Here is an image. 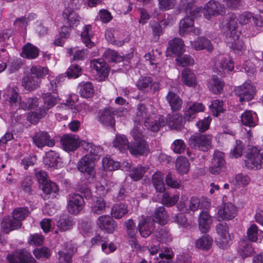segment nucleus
<instances>
[{"label":"nucleus","mask_w":263,"mask_h":263,"mask_svg":"<svg viewBox=\"0 0 263 263\" xmlns=\"http://www.w3.org/2000/svg\"><path fill=\"white\" fill-rule=\"evenodd\" d=\"M254 18L253 14L248 11H245L239 15L237 18L234 13H229L226 22H223L220 26L223 29L226 28L228 31L227 42L228 45L238 54L242 53L244 50L243 43L239 39L240 32L237 30V22L240 25H247Z\"/></svg>","instance_id":"nucleus-1"},{"label":"nucleus","mask_w":263,"mask_h":263,"mask_svg":"<svg viewBox=\"0 0 263 263\" xmlns=\"http://www.w3.org/2000/svg\"><path fill=\"white\" fill-rule=\"evenodd\" d=\"M135 141L128 144V140L124 135H116V148L122 154L126 153L128 149L134 156H146L149 153V147L143 139V135L139 127L135 126L131 132Z\"/></svg>","instance_id":"nucleus-2"},{"label":"nucleus","mask_w":263,"mask_h":263,"mask_svg":"<svg viewBox=\"0 0 263 263\" xmlns=\"http://www.w3.org/2000/svg\"><path fill=\"white\" fill-rule=\"evenodd\" d=\"M152 107H146L144 104H140L138 107L136 116L134 117L135 125L139 127L142 130L140 122H143L144 126L153 132H157L160 126L165 124V122H160L161 116L152 113Z\"/></svg>","instance_id":"nucleus-3"},{"label":"nucleus","mask_w":263,"mask_h":263,"mask_svg":"<svg viewBox=\"0 0 263 263\" xmlns=\"http://www.w3.org/2000/svg\"><path fill=\"white\" fill-rule=\"evenodd\" d=\"M194 2L191 1L186 4V11L187 13H190L195 17H198L203 14L205 17L208 20L212 15H223L226 13L224 6L219 2L215 1H210L207 3L204 7H197L194 5Z\"/></svg>","instance_id":"nucleus-4"},{"label":"nucleus","mask_w":263,"mask_h":263,"mask_svg":"<svg viewBox=\"0 0 263 263\" xmlns=\"http://www.w3.org/2000/svg\"><path fill=\"white\" fill-rule=\"evenodd\" d=\"M29 214V210L26 208H18L15 209L12 217L5 216L1 223L3 231L8 233L9 232L20 228L22 225L21 221L25 219Z\"/></svg>","instance_id":"nucleus-5"},{"label":"nucleus","mask_w":263,"mask_h":263,"mask_svg":"<svg viewBox=\"0 0 263 263\" xmlns=\"http://www.w3.org/2000/svg\"><path fill=\"white\" fill-rule=\"evenodd\" d=\"M95 161L90 156L85 155L78 162V169L83 173L84 176L89 183H93L96 180Z\"/></svg>","instance_id":"nucleus-6"},{"label":"nucleus","mask_w":263,"mask_h":263,"mask_svg":"<svg viewBox=\"0 0 263 263\" xmlns=\"http://www.w3.org/2000/svg\"><path fill=\"white\" fill-rule=\"evenodd\" d=\"M212 136L210 135L194 134L192 135L188 141L190 147L206 152L212 147Z\"/></svg>","instance_id":"nucleus-7"},{"label":"nucleus","mask_w":263,"mask_h":263,"mask_svg":"<svg viewBox=\"0 0 263 263\" xmlns=\"http://www.w3.org/2000/svg\"><path fill=\"white\" fill-rule=\"evenodd\" d=\"M255 92V86L250 81L245 82L235 89V93L239 97V100L241 103L252 100Z\"/></svg>","instance_id":"nucleus-8"},{"label":"nucleus","mask_w":263,"mask_h":263,"mask_svg":"<svg viewBox=\"0 0 263 263\" xmlns=\"http://www.w3.org/2000/svg\"><path fill=\"white\" fill-rule=\"evenodd\" d=\"M245 160L247 167L258 169L263 167V153L256 147H252L248 153Z\"/></svg>","instance_id":"nucleus-9"},{"label":"nucleus","mask_w":263,"mask_h":263,"mask_svg":"<svg viewBox=\"0 0 263 263\" xmlns=\"http://www.w3.org/2000/svg\"><path fill=\"white\" fill-rule=\"evenodd\" d=\"M97 120L103 126L114 128L115 124V109L108 106L100 109L97 115Z\"/></svg>","instance_id":"nucleus-10"},{"label":"nucleus","mask_w":263,"mask_h":263,"mask_svg":"<svg viewBox=\"0 0 263 263\" xmlns=\"http://www.w3.org/2000/svg\"><path fill=\"white\" fill-rule=\"evenodd\" d=\"M186 5L185 7V11L186 16L180 21L179 23V34L183 36L186 34L192 33L194 35H198L201 33L200 30L198 28H195L194 26V21L192 17H195L193 15L186 12Z\"/></svg>","instance_id":"nucleus-11"},{"label":"nucleus","mask_w":263,"mask_h":263,"mask_svg":"<svg viewBox=\"0 0 263 263\" xmlns=\"http://www.w3.org/2000/svg\"><path fill=\"white\" fill-rule=\"evenodd\" d=\"M214 68L221 74H224L234 70V64L230 57L220 55L215 59Z\"/></svg>","instance_id":"nucleus-12"},{"label":"nucleus","mask_w":263,"mask_h":263,"mask_svg":"<svg viewBox=\"0 0 263 263\" xmlns=\"http://www.w3.org/2000/svg\"><path fill=\"white\" fill-rule=\"evenodd\" d=\"M216 243L221 248H226L231 239L228 225L226 223H219L216 227Z\"/></svg>","instance_id":"nucleus-13"},{"label":"nucleus","mask_w":263,"mask_h":263,"mask_svg":"<svg viewBox=\"0 0 263 263\" xmlns=\"http://www.w3.org/2000/svg\"><path fill=\"white\" fill-rule=\"evenodd\" d=\"M237 207L231 202L223 203L218 209L217 216L219 221L233 219L237 214Z\"/></svg>","instance_id":"nucleus-14"},{"label":"nucleus","mask_w":263,"mask_h":263,"mask_svg":"<svg viewBox=\"0 0 263 263\" xmlns=\"http://www.w3.org/2000/svg\"><path fill=\"white\" fill-rule=\"evenodd\" d=\"M90 64L93 73H96V79L98 81L104 80L107 77L109 68L105 62L101 59H93L91 60Z\"/></svg>","instance_id":"nucleus-15"},{"label":"nucleus","mask_w":263,"mask_h":263,"mask_svg":"<svg viewBox=\"0 0 263 263\" xmlns=\"http://www.w3.org/2000/svg\"><path fill=\"white\" fill-rule=\"evenodd\" d=\"M84 200L82 195L79 194H71L69 195L68 210L71 214H78L83 208Z\"/></svg>","instance_id":"nucleus-16"},{"label":"nucleus","mask_w":263,"mask_h":263,"mask_svg":"<svg viewBox=\"0 0 263 263\" xmlns=\"http://www.w3.org/2000/svg\"><path fill=\"white\" fill-rule=\"evenodd\" d=\"M226 167V162L224 159V154L220 151H215L212 165L209 171L212 174H218L223 172Z\"/></svg>","instance_id":"nucleus-17"},{"label":"nucleus","mask_w":263,"mask_h":263,"mask_svg":"<svg viewBox=\"0 0 263 263\" xmlns=\"http://www.w3.org/2000/svg\"><path fill=\"white\" fill-rule=\"evenodd\" d=\"M60 142L63 149L67 152L75 151L82 143L74 135L66 134L61 138Z\"/></svg>","instance_id":"nucleus-18"},{"label":"nucleus","mask_w":263,"mask_h":263,"mask_svg":"<svg viewBox=\"0 0 263 263\" xmlns=\"http://www.w3.org/2000/svg\"><path fill=\"white\" fill-rule=\"evenodd\" d=\"M32 139L34 144L38 147H42L45 145L52 147L55 144L54 140L51 139L46 132L40 131L36 133Z\"/></svg>","instance_id":"nucleus-19"},{"label":"nucleus","mask_w":263,"mask_h":263,"mask_svg":"<svg viewBox=\"0 0 263 263\" xmlns=\"http://www.w3.org/2000/svg\"><path fill=\"white\" fill-rule=\"evenodd\" d=\"M162 121L165 122V124L163 126L167 125L171 129L177 130H181L184 123L183 117L177 113L173 114L171 116L170 115L166 120L161 116L160 122Z\"/></svg>","instance_id":"nucleus-20"},{"label":"nucleus","mask_w":263,"mask_h":263,"mask_svg":"<svg viewBox=\"0 0 263 263\" xmlns=\"http://www.w3.org/2000/svg\"><path fill=\"white\" fill-rule=\"evenodd\" d=\"M184 51L183 41L180 39L176 38L169 41L166 50V56L172 55L173 54L179 55Z\"/></svg>","instance_id":"nucleus-21"},{"label":"nucleus","mask_w":263,"mask_h":263,"mask_svg":"<svg viewBox=\"0 0 263 263\" xmlns=\"http://www.w3.org/2000/svg\"><path fill=\"white\" fill-rule=\"evenodd\" d=\"M155 222L150 217L141 219L139 223V231L143 237H147L154 230Z\"/></svg>","instance_id":"nucleus-22"},{"label":"nucleus","mask_w":263,"mask_h":263,"mask_svg":"<svg viewBox=\"0 0 263 263\" xmlns=\"http://www.w3.org/2000/svg\"><path fill=\"white\" fill-rule=\"evenodd\" d=\"M208 87L214 94H220L223 90L224 82L217 76L213 75L208 81Z\"/></svg>","instance_id":"nucleus-23"},{"label":"nucleus","mask_w":263,"mask_h":263,"mask_svg":"<svg viewBox=\"0 0 263 263\" xmlns=\"http://www.w3.org/2000/svg\"><path fill=\"white\" fill-rule=\"evenodd\" d=\"M241 121L245 126L254 127L257 125L258 119L256 112L252 110H246L241 115Z\"/></svg>","instance_id":"nucleus-24"},{"label":"nucleus","mask_w":263,"mask_h":263,"mask_svg":"<svg viewBox=\"0 0 263 263\" xmlns=\"http://www.w3.org/2000/svg\"><path fill=\"white\" fill-rule=\"evenodd\" d=\"M81 145L87 152L89 153L88 155L90 158L95 161L99 159L103 154V149L99 145H95L91 143L86 142L85 141L82 142Z\"/></svg>","instance_id":"nucleus-25"},{"label":"nucleus","mask_w":263,"mask_h":263,"mask_svg":"<svg viewBox=\"0 0 263 263\" xmlns=\"http://www.w3.org/2000/svg\"><path fill=\"white\" fill-rule=\"evenodd\" d=\"M44 100V105L41 107L46 113L48 110L55 106L59 101L60 99L56 93L51 94L50 92H46L42 96Z\"/></svg>","instance_id":"nucleus-26"},{"label":"nucleus","mask_w":263,"mask_h":263,"mask_svg":"<svg viewBox=\"0 0 263 263\" xmlns=\"http://www.w3.org/2000/svg\"><path fill=\"white\" fill-rule=\"evenodd\" d=\"M98 224L101 229L107 233H112L115 231L114 220L109 215H103L98 218Z\"/></svg>","instance_id":"nucleus-27"},{"label":"nucleus","mask_w":263,"mask_h":263,"mask_svg":"<svg viewBox=\"0 0 263 263\" xmlns=\"http://www.w3.org/2000/svg\"><path fill=\"white\" fill-rule=\"evenodd\" d=\"M191 47L196 50L206 49L209 51L213 50L210 41L204 37H198L194 41L191 42Z\"/></svg>","instance_id":"nucleus-28"},{"label":"nucleus","mask_w":263,"mask_h":263,"mask_svg":"<svg viewBox=\"0 0 263 263\" xmlns=\"http://www.w3.org/2000/svg\"><path fill=\"white\" fill-rule=\"evenodd\" d=\"M41 81L34 78L29 72L27 73L22 79V86L25 89L29 91L36 89L40 85Z\"/></svg>","instance_id":"nucleus-29"},{"label":"nucleus","mask_w":263,"mask_h":263,"mask_svg":"<svg viewBox=\"0 0 263 263\" xmlns=\"http://www.w3.org/2000/svg\"><path fill=\"white\" fill-rule=\"evenodd\" d=\"M181 81L184 85L189 87H194L197 85L196 76L189 68H185L182 70Z\"/></svg>","instance_id":"nucleus-30"},{"label":"nucleus","mask_w":263,"mask_h":263,"mask_svg":"<svg viewBox=\"0 0 263 263\" xmlns=\"http://www.w3.org/2000/svg\"><path fill=\"white\" fill-rule=\"evenodd\" d=\"M125 227L127 229L128 235L130 237L129 242L131 247L135 249H139L140 248V246L137 242L136 238L134 237V236L137 233V230L133 220L132 219H128L125 222Z\"/></svg>","instance_id":"nucleus-31"},{"label":"nucleus","mask_w":263,"mask_h":263,"mask_svg":"<svg viewBox=\"0 0 263 263\" xmlns=\"http://www.w3.org/2000/svg\"><path fill=\"white\" fill-rule=\"evenodd\" d=\"M60 160L59 155L54 151H49L46 153L44 157V163L48 168H54Z\"/></svg>","instance_id":"nucleus-32"},{"label":"nucleus","mask_w":263,"mask_h":263,"mask_svg":"<svg viewBox=\"0 0 263 263\" xmlns=\"http://www.w3.org/2000/svg\"><path fill=\"white\" fill-rule=\"evenodd\" d=\"M247 236L249 240L256 242L260 241L263 238V231L259 230L254 223L251 224L247 230Z\"/></svg>","instance_id":"nucleus-33"},{"label":"nucleus","mask_w":263,"mask_h":263,"mask_svg":"<svg viewBox=\"0 0 263 263\" xmlns=\"http://www.w3.org/2000/svg\"><path fill=\"white\" fill-rule=\"evenodd\" d=\"M211 221V217L207 212L202 211L200 213L198 222L199 229L202 233H206L209 231Z\"/></svg>","instance_id":"nucleus-34"},{"label":"nucleus","mask_w":263,"mask_h":263,"mask_svg":"<svg viewBox=\"0 0 263 263\" xmlns=\"http://www.w3.org/2000/svg\"><path fill=\"white\" fill-rule=\"evenodd\" d=\"M175 167L178 173L184 175L189 172L190 163L186 157L180 156L176 160Z\"/></svg>","instance_id":"nucleus-35"},{"label":"nucleus","mask_w":263,"mask_h":263,"mask_svg":"<svg viewBox=\"0 0 263 263\" xmlns=\"http://www.w3.org/2000/svg\"><path fill=\"white\" fill-rule=\"evenodd\" d=\"M91 29L90 25H85L81 34L83 43L89 48L95 46V43L91 41V38L93 36V34L91 33Z\"/></svg>","instance_id":"nucleus-36"},{"label":"nucleus","mask_w":263,"mask_h":263,"mask_svg":"<svg viewBox=\"0 0 263 263\" xmlns=\"http://www.w3.org/2000/svg\"><path fill=\"white\" fill-rule=\"evenodd\" d=\"M166 100L173 110L176 111L181 108L182 102L177 94L169 91L166 96Z\"/></svg>","instance_id":"nucleus-37"},{"label":"nucleus","mask_w":263,"mask_h":263,"mask_svg":"<svg viewBox=\"0 0 263 263\" xmlns=\"http://www.w3.org/2000/svg\"><path fill=\"white\" fill-rule=\"evenodd\" d=\"M64 19L68 21L70 27L77 25L79 22L80 17L77 14L74 12L73 10L70 8H67L65 9L62 14Z\"/></svg>","instance_id":"nucleus-38"},{"label":"nucleus","mask_w":263,"mask_h":263,"mask_svg":"<svg viewBox=\"0 0 263 263\" xmlns=\"http://www.w3.org/2000/svg\"><path fill=\"white\" fill-rule=\"evenodd\" d=\"M74 224L72 220L68 216H61L57 221V227L61 231L64 232L71 229Z\"/></svg>","instance_id":"nucleus-39"},{"label":"nucleus","mask_w":263,"mask_h":263,"mask_svg":"<svg viewBox=\"0 0 263 263\" xmlns=\"http://www.w3.org/2000/svg\"><path fill=\"white\" fill-rule=\"evenodd\" d=\"M39 50L33 45L28 43L23 48L22 56L29 59H35L38 57Z\"/></svg>","instance_id":"nucleus-40"},{"label":"nucleus","mask_w":263,"mask_h":263,"mask_svg":"<svg viewBox=\"0 0 263 263\" xmlns=\"http://www.w3.org/2000/svg\"><path fill=\"white\" fill-rule=\"evenodd\" d=\"M153 185L156 191L162 193L165 190L163 175L161 172H156L152 176Z\"/></svg>","instance_id":"nucleus-41"},{"label":"nucleus","mask_w":263,"mask_h":263,"mask_svg":"<svg viewBox=\"0 0 263 263\" xmlns=\"http://www.w3.org/2000/svg\"><path fill=\"white\" fill-rule=\"evenodd\" d=\"M155 220L154 221L157 222L160 225H164L167 223V215L163 206H160L157 209L155 212Z\"/></svg>","instance_id":"nucleus-42"},{"label":"nucleus","mask_w":263,"mask_h":263,"mask_svg":"<svg viewBox=\"0 0 263 263\" xmlns=\"http://www.w3.org/2000/svg\"><path fill=\"white\" fill-rule=\"evenodd\" d=\"M212 243V238L209 235H204L197 240L195 245L199 249L208 250L211 247Z\"/></svg>","instance_id":"nucleus-43"},{"label":"nucleus","mask_w":263,"mask_h":263,"mask_svg":"<svg viewBox=\"0 0 263 263\" xmlns=\"http://www.w3.org/2000/svg\"><path fill=\"white\" fill-rule=\"evenodd\" d=\"M80 93L84 98H90L94 93V88L91 83L85 82L80 84Z\"/></svg>","instance_id":"nucleus-44"},{"label":"nucleus","mask_w":263,"mask_h":263,"mask_svg":"<svg viewBox=\"0 0 263 263\" xmlns=\"http://www.w3.org/2000/svg\"><path fill=\"white\" fill-rule=\"evenodd\" d=\"M105 209L106 205L104 200L101 197L97 198L91 206L92 212L97 215L102 214L105 211Z\"/></svg>","instance_id":"nucleus-45"},{"label":"nucleus","mask_w":263,"mask_h":263,"mask_svg":"<svg viewBox=\"0 0 263 263\" xmlns=\"http://www.w3.org/2000/svg\"><path fill=\"white\" fill-rule=\"evenodd\" d=\"M147 170L146 166L138 165L132 169L129 175L134 181H137L142 178Z\"/></svg>","instance_id":"nucleus-46"},{"label":"nucleus","mask_w":263,"mask_h":263,"mask_svg":"<svg viewBox=\"0 0 263 263\" xmlns=\"http://www.w3.org/2000/svg\"><path fill=\"white\" fill-rule=\"evenodd\" d=\"M48 72V69L46 67L40 66H32L30 69V73L34 78H37L39 80L46 76Z\"/></svg>","instance_id":"nucleus-47"},{"label":"nucleus","mask_w":263,"mask_h":263,"mask_svg":"<svg viewBox=\"0 0 263 263\" xmlns=\"http://www.w3.org/2000/svg\"><path fill=\"white\" fill-rule=\"evenodd\" d=\"M254 252V250L249 242L242 241L238 249V252L242 257H246L251 255Z\"/></svg>","instance_id":"nucleus-48"},{"label":"nucleus","mask_w":263,"mask_h":263,"mask_svg":"<svg viewBox=\"0 0 263 263\" xmlns=\"http://www.w3.org/2000/svg\"><path fill=\"white\" fill-rule=\"evenodd\" d=\"M179 196L175 194L171 197L167 192L164 193L162 198V203L166 206H172L174 205L178 201Z\"/></svg>","instance_id":"nucleus-49"},{"label":"nucleus","mask_w":263,"mask_h":263,"mask_svg":"<svg viewBox=\"0 0 263 263\" xmlns=\"http://www.w3.org/2000/svg\"><path fill=\"white\" fill-rule=\"evenodd\" d=\"M155 52L159 55H160L162 52V51L159 49H156L155 51L153 50L152 52L146 53L144 55V58L146 60L149 61V63L151 65L154 66V68H158L160 71H162L163 69L159 66V63L154 62V61H155Z\"/></svg>","instance_id":"nucleus-50"},{"label":"nucleus","mask_w":263,"mask_h":263,"mask_svg":"<svg viewBox=\"0 0 263 263\" xmlns=\"http://www.w3.org/2000/svg\"><path fill=\"white\" fill-rule=\"evenodd\" d=\"M9 103L12 106H17V103L21 101L17 87H9Z\"/></svg>","instance_id":"nucleus-51"},{"label":"nucleus","mask_w":263,"mask_h":263,"mask_svg":"<svg viewBox=\"0 0 263 263\" xmlns=\"http://www.w3.org/2000/svg\"><path fill=\"white\" fill-rule=\"evenodd\" d=\"M250 182V177L245 174L239 173L235 176L234 184L239 186H246Z\"/></svg>","instance_id":"nucleus-52"},{"label":"nucleus","mask_w":263,"mask_h":263,"mask_svg":"<svg viewBox=\"0 0 263 263\" xmlns=\"http://www.w3.org/2000/svg\"><path fill=\"white\" fill-rule=\"evenodd\" d=\"M210 108L214 116L217 117L218 115L223 111V102L219 100H215L212 102L210 105Z\"/></svg>","instance_id":"nucleus-53"},{"label":"nucleus","mask_w":263,"mask_h":263,"mask_svg":"<svg viewBox=\"0 0 263 263\" xmlns=\"http://www.w3.org/2000/svg\"><path fill=\"white\" fill-rule=\"evenodd\" d=\"M82 73L81 68L78 65L72 64L67 69L66 73L69 78H77Z\"/></svg>","instance_id":"nucleus-54"},{"label":"nucleus","mask_w":263,"mask_h":263,"mask_svg":"<svg viewBox=\"0 0 263 263\" xmlns=\"http://www.w3.org/2000/svg\"><path fill=\"white\" fill-rule=\"evenodd\" d=\"M46 112L41 107L39 111L31 112L28 115L27 119L31 123H36L39 119L44 117Z\"/></svg>","instance_id":"nucleus-55"},{"label":"nucleus","mask_w":263,"mask_h":263,"mask_svg":"<svg viewBox=\"0 0 263 263\" xmlns=\"http://www.w3.org/2000/svg\"><path fill=\"white\" fill-rule=\"evenodd\" d=\"M18 263H36L35 259L26 251H22L18 255Z\"/></svg>","instance_id":"nucleus-56"},{"label":"nucleus","mask_w":263,"mask_h":263,"mask_svg":"<svg viewBox=\"0 0 263 263\" xmlns=\"http://www.w3.org/2000/svg\"><path fill=\"white\" fill-rule=\"evenodd\" d=\"M160 10L167 11L173 9L176 4V0H157Z\"/></svg>","instance_id":"nucleus-57"},{"label":"nucleus","mask_w":263,"mask_h":263,"mask_svg":"<svg viewBox=\"0 0 263 263\" xmlns=\"http://www.w3.org/2000/svg\"><path fill=\"white\" fill-rule=\"evenodd\" d=\"M185 144L181 139L175 140L171 145L172 149L176 154H181L183 153L185 150Z\"/></svg>","instance_id":"nucleus-58"},{"label":"nucleus","mask_w":263,"mask_h":263,"mask_svg":"<svg viewBox=\"0 0 263 263\" xmlns=\"http://www.w3.org/2000/svg\"><path fill=\"white\" fill-rule=\"evenodd\" d=\"M176 61L177 64L181 67L192 65L194 63V59L188 55H185L183 57L178 56L176 58Z\"/></svg>","instance_id":"nucleus-59"},{"label":"nucleus","mask_w":263,"mask_h":263,"mask_svg":"<svg viewBox=\"0 0 263 263\" xmlns=\"http://www.w3.org/2000/svg\"><path fill=\"white\" fill-rule=\"evenodd\" d=\"M211 121V118L208 116L203 119L199 120L196 123V126L200 132H204L209 128Z\"/></svg>","instance_id":"nucleus-60"},{"label":"nucleus","mask_w":263,"mask_h":263,"mask_svg":"<svg viewBox=\"0 0 263 263\" xmlns=\"http://www.w3.org/2000/svg\"><path fill=\"white\" fill-rule=\"evenodd\" d=\"M152 80L150 77H143L137 83V87L142 90H147L151 88Z\"/></svg>","instance_id":"nucleus-61"},{"label":"nucleus","mask_w":263,"mask_h":263,"mask_svg":"<svg viewBox=\"0 0 263 263\" xmlns=\"http://www.w3.org/2000/svg\"><path fill=\"white\" fill-rule=\"evenodd\" d=\"M42 185L43 191L47 194H49L51 193H56L59 191V189L57 184L50 180H48Z\"/></svg>","instance_id":"nucleus-62"},{"label":"nucleus","mask_w":263,"mask_h":263,"mask_svg":"<svg viewBox=\"0 0 263 263\" xmlns=\"http://www.w3.org/2000/svg\"><path fill=\"white\" fill-rule=\"evenodd\" d=\"M243 148V145L240 141L237 140L236 145L234 148L232 149L230 153V157L237 158L242 155V152Z\"/></svg>","instance_id":"nucleus-63"},{"label":"nucleus","mask_w":263,"mask_h":263,"mask_svg":"<svg viewBox=\"0 0 263 263\" xmlns=\"http://www.w3.org/2000/svg\"><path fill=\"white\" fill-rule=\"evenodd\" d=\"M58 258L59 263H72L71 254L63 251L58 252Z\"/></svg>","instance_id":"nucleus-64"}]
</instances>
